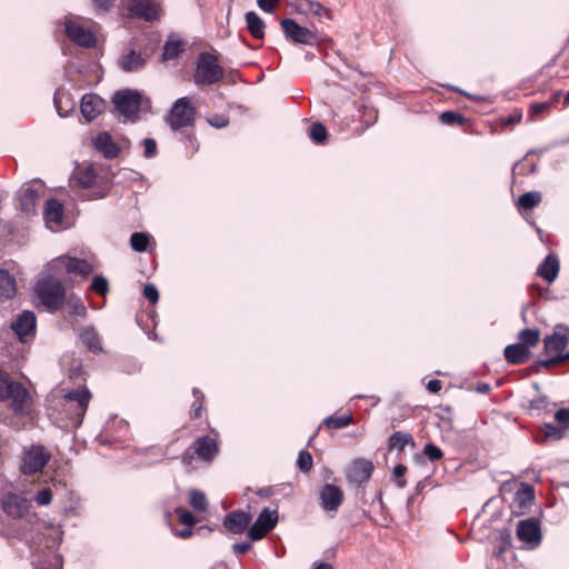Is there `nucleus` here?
I'll list each match as a JSON object with an SVG mask.
<instances>
[{"mask_svg":"<svg viewBox=\"0 0 569 569\" xmlns=\"http://www.w3.org/2000/svg\"><path fill=\"white\" fill-rule=\"evenodd\" d=\"M61 276L48 272V274L38 280L36 284V292L41 303L50 311L58 310L66 297V288L61 282Z\"/></svg>","mask_w":569,"mask_h":569,"instance_id":"1","label":"nucleus"},{"mask_svg":"<svg viewBox=\"0 0 569 569\" xmlns=\"http://www.w3.org/2000/svg\"><path fill=\"white\" fill-rule=\"evenodd\" d=\"M91 399V392L87 387L72 389L63 395L62 407L67 411L68 418L72 426L78 428L81 426L86 411Z\"/></svg>","mask_w":569,"mask_h":569,"instance_id":"2","label":"nucleus"},{"mask_svg":"<svg viewBox=\"0 0 569 569\" xmlns=\"http://www.w3.org/2000/svg\"><path fill=\"white\" fill-rule=\"evenodd\" d=\"M224 77V69L218 58L209 52H201L197 58L193 81L197 86H210L220 82Z\"/></svg>","mask_w":569,"mask_h":569,"instance_id":"3","label":"nucleus"},{"mask_svg":"<svg viewBox=\"0 0 569 569\" xmlns=\"http://www.w3.org/2000/svg\"><path fill=\"white\" fill-rule=\"evenodd\" d=\"M28 399L29 392L27 389L0 370V400L9 401L16 415H23Z\"/></svg>","mask_w":569,"mask_h":569,"instance_id":"4","label":"nucleus"},{"mask_svg":"<svg viewBox=\"0 0 569 569\" xmlns=\"http://www.w3.org/2000/svg\"><path fill=\"white\" fill-rule=\"evenodd\" d=\"M114 110L126 120L136 122L143 106V96L133 89L117 91L112 97Z\"/></svg>","mask_w":569,"mask_h":569,"instance_id":"5","label":"nucleus"},{"mask_svg":"<svg viewBox=\"0 0 569 569\" xmlns=\"http://www.w3.org/2000/svg\"><path fill=\"white\" fill-rule=\"evenodd\" d=\"M92 271L93 267L89 261L68 254L59 256L47 264V272H52L61 277L64 274L88 276Z\"/></svg>","mask_w":569,"mask_h":569,"instance_id":"6","label":"nucleus"},{"mask_svg":"<svg viewBox=\"0 0 569 569\" xmlns=\"http://www.w3.org/2000/svg\"><path fill=\"white\" fill-rule=\"evenodd\" d=\"M194 114L196 110L190 104L189 98L182 97L174 101L164 120L171 130L178 131L181 128L192 126L194 123Z\"/></svg>","mask_w":569,"mask_h":569,"instance_id":"7","label":"nucleus"},{"mask_svg":"<svg viewBox=\"0 0 569 569\" xmlns=\"http://www.w3.org/2000/svg\"><path fill=\"white\" fill-rule=\"evenodd\" d=\"M64 32L68 38L79 47L92 48L96 46V37L89 28H86L79 17L68 16L63 21Z\"/></svg>","mask_w":569,"mask_h":569,"instance_id":"8","label":"nucleus"},{"mask_svg":"<svg viewBox=\"0 0 569 569\" xmlns=\"http://www.w3.org/2000/svg\"><path fill=\"white\" fill-rule=\"evenodd\" d=\"M218 453V443L214 439L204 436L198 438L193 446L188 449L181 458V461L184 466H190L194 459V457L203 460V461H212L216 455Z\"/></svg>","mask_w":569,"mask_h":569,"instance_id":"9","label":"nucleus"},{"mask_svg":"<svg viewBox=\"0 0 569 569\" xmlns=\"http://www.w3.org/2000/svg\"><path fill=\"white\" fill-rule=\"evenodd\" d=\"M280 24L286 38L293 43L315 46L320 41L317 31L301 27L293 19H283Z\"/></svg>","mask_w":569,"mask_h":569,"instance_id":"10","label":"nucleus"},{"mask_svg":"<svg viewBox=\"0 0 569 569\" xmlns=\"http://www.w3.org/2000/svg\"><path fill=\"white\" fill-rule=\"evenodd\" d=\"M10 328L22 343L34 339L37 330V318L34 312L24 310L12 321Z\"/></svg>","mask_w":569,"mask_h":569,"instance_id":"11","label":"nucleus"},{"mask_svg":"<svg viewBox=\"0 0 569 569\" xmlns=\"http://www.w3.org/2000/svg\"><path fill=\"white\" fill-rule=\"evenodd\" d=\"M49 459L50 455L46 451L44 447L32 446L23 456L20 468L21 472L23 475H34L43 469Z\"/></svg>","mask_w":569,"mask_h":569,"instance_id":"12","label":"nucleus"},{"mask_svg":"<svg viewBox=\"0 0 569 569\" xmlns=\"http://www.w3.org/2000/svg\"><path fill=\"white\" fill-rule=\"evenodd\" d=\"M0 503L3 512L13 519L23 518L31 507L27 498L14 492L4 493L0 499Z\"/></svg>","mask_w":569,"mask_h":569,"instance_id":"13","label":"nucleus"},{"mask_svg":"<svg viewBox=\"0 0 569 569\" xmlns=\"http://www.w3.org/2000/svg\"><path fill=\"white\" fill-rule=\"evenodd\" d=\"M278 522L277 510L264 508L258 516L257 520L251 525L248 530V536L251 540L262 539L269 531H271Z\"/></svg>","mask_w":569,"mask_h":569,"instance_id":"14","label":"nucleus"},{"mask_svg":"<svg viewBox=\"0 0 569 569\" xmlns=\"http://www.w3.org/2000/svg\"><path fill=\"white\" fill-rule=\"evenodd\" d=\"M517 537L520 541L528 545L530 549L537 548L542 537L540 521L536 518L519 521L517 526Z\"/></svg>","mask_w":569,"mask_h":569,"instance_id":"15","label":"nucleus"},{"mask_svg":"<svg viewBox=\"0 0 569 569\" xmlns=\"http://www.w3.org/2000/svg\"><path fill=\"white\" fill-rule=\"evenodd\" d=\"M319 500L326 512L336 513L343 501V492L338 486L326 483L319 491Z\"/></svg>","mask_w":569,"mask_h":569,"instance_id":"16","label":"nucleus"},{"mask_svg":"<svg viewBox=\"0 0 569 569\" xmlns=\"http://www.w3.org/2000/svg\"><path fill=\"white\" fill-rule=\"evenodd\" d=\"M63 216V206L59 200L54 198L47 200L43 220L51 231H60L64 228Z\"/></svg>","mask_w":569,"mask_h":569,"instance_id":"17","label":"nucleus"},{"mask_svg":"<svg viewBox=\"0 0 569 569\" xmlns=\"http://www.w3.org/2000/svg\"><path fill=\"white\" fill-rule=\"evenodd\" d=\"M129 11L132 16L146 21L157 20L160 17L159 0H130Z\"/></svg>","mask_w":569,"mask_h":569,"instance_id":"18","label":"nucleus"},{"mask_svg":"<svg viewBox=\"0 0 569 569\" xmlns=\"http://www.w3.org/2000/svg\"><path fill=\"white\" fill-rule=\"evenodd\" d=\"M373 469V463L370 460L357 459L350 466L347 479L350 483L360 486L370 479Z\"/></svg>","mask_w":569,"mask_h":569,"instance_id":"19","label":"nucleus"},{"mask_svg":"<svg viewBox=\"0 0 569 569\" xmlns=\"http://www.w3.org/2000/svg\"><path fill=\"white\" fill-rule=\"evenodd\" d=\"M104 109V101L94 93H87L82 97L80 111L87 121L94 120Z\"/></svg>","mask_w":569,"mask_h":569,"instance_id":"20","label":"nucleus"},{"mask_svg":"<svg viewBox=\"0 0 569 569\" xmlns=\"http://www.w3.org/2000/svg\"><path fill=\"white\" fill-rule=\"evenodd\" d=\"M250 521H251L250 513L242 511V510H236V511L229 512L224 517L223 526L230 532L239 535L246 530V528L248 527Z\"/></svg>","mask_w":569,"mask_h":569,"instance_id":"21","label":"nucleus"},{"mask_svg":"<svg viewBox=\"0 0 569 569\" xmlns=\"http://www.w3.org/2000/svg\"><path fill=\"white\" fill-rule=\"evenodd\" d=\"M40 190L41 188H34L33 186H27L21 190L20 196V210L26 216L34 214L37 211V206L40 200Z\"/></svg>","mask_w":569,"mask_h":569,"instance_id":"22","label":"nucleus"},{"mask_svg":"<svg viewBox=\"0 0 569 569\" xmlns=\"http://www.w3.org/2000/svg\"><path fill=\"white\" fill-rule=\"evenodd\" d=\"M535 500V491L530 485H522L516 492L511 509L513 513H523L528 510Z\"/></svg>","mask_w":569,"mask_h":569,"instance_id":"23","label":"nucleus"},{"mask_svg":"<svg viewBox=\"0 0 569 569\" xmlns=\"http://www.w3.org/2000/svg\"><path fill=\"white\" fill-rule=\"evenodd\" d=\"M558 273L559 259L555 253H549L538 267L537 274L548 283H552L557 279Z\"/></svg>","mask_w":569,"mask_h":569,"instance_id":"24","label":"nucleus"},{"mask_svg":"<svg viewBox=\"0 0 569 569\" xmlns=\"http://www.w3.org/2000/svg\"><path fill=\"white\" fill-rule=\"evenodd\" d=\"M93 146L108 159H113L119 153L118 146L113 142L111 136L107 132L99 133L93 140Z\"/></svg>","mask_w":569,"mask_h":569,"instance_id":"25","label":"nucleus"},{"mask_svg":"<svg viewBox=\"0 0 569 569\" xmlns=\"http://www.w3.org/2000/svg\"><path fill=\"white\" fill-rule=\"evenodd\" d=\"M146 59L137 51L131 50L120 57L118 64L124 72H133L143 68Z\"/></svg>","mask_w":569,"mask_h":569,"instance_id":"26","label":"nucleus"},{"mask_svg":"<svg viewBox=\"0 0 569 569\" xmlns=\"http://www.w3.org/2000/svg\"><path fill=\"white\" fill-rule=\"evenodd\" d=\"M73 179L77 186L83 189H88L98 183L99 176L93 166H87L86 168L79 169L73 174Z\"/></svg>","mask_w":569,"mask_h":569,"instance_id":"27","label":"nucleus"},{"mask_svg":"<svg viewBox=\"0 0 569 569\" xmlns=\"http://www.w3.org/2000/svg\"><path fill=\"white\" fill-rule=\"evenodd\" d=\"M79 338L91 352L98 353L102 351L101 338L92 326L84 327Z\"/></svg>","mask_w":569,"mask_h":569,"instance_id":"28","label":"nucleus"},{"mask_svg":"<svg viewBox=\"0 0 569 569\" xmlns=\"http://www.w3.org/2000/svg\"><path fill=\"white\" fill-rule=\"evenodd\" d=\"M543 345L546 353L563 355L562 351L568 345V338L565 333L553 332L545 338Z\"/></svg>","mask_w":569,"mask_h":569,"instance_id":"29","label":"nucleus"},{"mask_svg":"<svg viewBox=\"0 0 569 569\" xmlns=\"http://www.w3.org/2000/svg\"><path fill=\"white\" fill-rule=\"evenodd\" d=\"M529 350L520 343L509 345L505 349V357L512 365L525 363L529 358Z\"/></svg>","mask_w":569,"mask_h":569,"instance_id":"30","label":"nucleus"},{"mask_svg":"<svg viewBox=\"0 0 569 569\" xmlns=\"http://www.w3.org/2000/svg\"><path fill=\"white\" fill-rule=\"evenodd\" d=\"M17 292L16 279L8 271L0 269V301L11 299Z\"/></svg>","mask_w":569,"mask_h":569,"instance_id":"31","label":"nucleus"},{"mask_svg":"<svg viewBox=\"0 0 569 569\" xmlns=\"http://www.w3.org/2000/svg\"><path fill=\"white\" fill-rule=\"evenodd\" d=\"M184 49V42L176 34H170L163 46V60L176 59Z\"/></svg>","mask_w":569,"mask_h":569,"instance_id":"32","label":"nucleus"},{"mask_svg":"<svg viewBox=\"0 0 569 569\" xmlns=\"http://www.w3.org/2000/svg\"><path fill=\"white\" fill-rule=\"evenodd\" d=\"M244 18L250 34L256 39H262L264 37L263 20L254 11L247 12Z\"/></svg>","mask_w":569,"mask_h":569,"instance_id":"33","label":"nucleus"},{"mask_svg":"<svg viewBox=\"0 0 569 569\" xmlns=\"http://www.w3.org/2000/svg\"><path fill=\"white\" fill-rule=\"evenodd\" d=\"M408 443L415 445L412 436L407 432L396 431L389 438V450L397 449L401 451Z\"/></svg>","mask_w":569,"mask_h":569,"instance_id":"34","label":"nucleus"},{"mask_svg":"<svg viewBox=\"0 0 569 569\" xmlns=\"http://www.w3.org/2000/svg\"><path fill=\"white\" fill-rule=\"evenodd\" d=\"M300 8L305 12L315 14V16L319 17L320 19H330V13H329L328 9H326L319 2H316L312 0H305L303 2H301Z\"/></svg>","mask_w":569,"mask_h":569,"instance_id":"35","label":"nucleus"},{"mask_svg":"<svg viewBox=\"0 0 569 569\" xmlns=\"http://www.w3.org/2000/svg\"><path fill=\"white\" fill-rule=\"evenodd\" d=\"M542 200L539 191H529L521 194L518 199V207L522 209H532L538 206Z\"/></svg>","mask_w":569,"mask_h":569,"instance_id":"36","label":"nucleus"},{"mask_svg":"<svg viewBox=\"0 0 569 569\" xmlns=\"http://www.w3.org/2000/svg\"><path fill=\"white\" fill-rule=\"evenodd\" d=\"M189 503L196 511H206L208 507L207 497L202 491L192 489L189 492Z\"/></svg>","mask_w":569,"mask_h":569,"instance_id":"37","label":"nucleus"},{"mask_svg":"<svg viewBox=\"0 0 569 569\" xmlns=\"http://www.w3.org/2000/svg\"><path fill=\"white\" fill-rule=\"evenodd\" d=\"M352 422H353V418L350 413L339 416V417L329 416L323 420V423L328 428H332V429H342V428L350 426Z\"/></svg>","mask_w":569,"mask_h":569,"instance_id":"38","label":"nucleus"},{"mask_svg":"<svg viewBox=\"0 0 569 569\" xmlns=\"http://www.w3.org/2000/svg\"><path fill=\"white\" fill-rule=\"evenodd\" d=\"M540 339V332L538 329H523L519 332L520 345L526 346L529 350V347H535Z\"/></svg>","mask_w":569,"mask_h":569,"instance_id":"39","label":"nucleus"},{"mask_svg":"<svg viewBox=\"0 0 569 569\" xmlns=\"http://www.w3.org/2000/svg\"><path fill=\"white\" fill-rule=\"evenodd\" d=\"M542 436H538L537 437V441H545V440H548V439H555V440H559L563 437L565 435V430L560 427H557L552 423H546L542 429Z\"/></svg>","mask_w":569,"mask_h":569,"instance_id":"40","label":"nucleus"},{"mask_svg":"<svg viewBox=\"0 0 569 569\" xmlns=\"http://www.w3.org/2000/svg\"><path fill=\"white\" fill-rule=\"evenodd\" d=\"M149 243V236L144 232H134L131 234L130 244L131 248L137 252H143L147 250Z\"/></svg>","mask_w":569,"mask_h":569,"instance_id":"41","label":"nucleus"},{"mask_svg":"<svg viewBox=\"0 0 569 569\" xmlns=\"http://www.w3.org/2000/svg\"><path fill=\"white\" fill-rule=\"evenodd\" d=\"M309 136L313 142L321 144L327 140V129L322 123L315 122L309 128Z\"/></svg>","mask_w":569,"mask_h":569,"instance_id":"42","label":"nucleus"},{"mask_svg":"<svg viewBox=\"0 0 569 569\" xmlns=\"http://www.w3.org/2000/svg\"><path fill=\"white\" fill-rule=\"evenodd\" d=\"M297 465L303 472H308L312 468V456L307 450H301L298 455Z\"/></svg>","mask_w":569,"mask_h":569,"instance_id":"43","label":"nucleus"},{"mask_svg":"<svg viewBox=\"0 0 569 569\" xmlns=\"http://www.w3.org/2000/svg\"><path fill=\"white\" fill-rule=\"evenodd\" d=\"M439 119L443 124L448 126L461 124L463 122V117L455 111H445L440 114Z\"/></svg>","mask_w":569,"mask_h":569,"instance_id":"44","label":"nucleus"},{"mask_svg":"<svg viewBox=\"0 0 569 569\" xmlns=\"http://www.w3.org/2000/svg\"><path fill=\"white\" fill-rule=\"evenodd\" d=\"M91 289L94 292L104 296L109 290L108 280L102 276H96L92 280Z\"/></svg>","mask_w":569,"mask_h":569,"instance_id":"45","label":"nucleus"},{"mask_svg":"<svg viewBox=\"0 0 569 569\" xmlns=\"http://www.w3.org/2000/svg\"><path fill=\"white\" fill-rule=\"evenodd\" d=\"M423 453L432 462L440 460L443 456L441 449L433 443H427L423 448Z\"/></svg>","mask_w":569,"mask_h":569,"instance_id":"46","label":"nucleus"},{"mask_svg":"<svg viewBox=\"0 0 569 569\" xmlns=\"http://www.w3.org/2000/svg\"><path fill=\"white\" fill-rule=\"evenodd\" d=\"M176 512L178 515L179 521L182 525L187 527H192L196 523V518L189 510L177 508Z\"/></svg>","mask_w":569,"mask_h":569,"instance_id":"47","label":"nucleus"},{"mask_svg":"<svg viewBox=\"0 0 569 569\" xmlns=\"http://www.w3.org/2000/svg\"><path fill=\"white\" fill-rule=\"evenodd\" d=\"M566 360H569V351L567 353H563V355H555V356H552L549 359L539 360L537 362V365L541 366V367H550V366H553V365H557V363H561V362H563Z\"/></svg>","mask_w":569,"mask_h":569,"instance_id":"48","label":"nucleus"},{"mask_svg":"<svg viewBox=\"0 0 569 569\" xmlns=\"http://www.w3.org/2000/svg\"><path fill=\"white\" fill-rule=\"evenodd\" d=\"M34 499L39 506H48L52 500V491L49 488H43L38 491Z\"/></svg>","mask_w":569,"mask_h":569,"instance_id":"49","label":"nucleus"},{"mask_svg":"<svg viewBox=\"0 0 569 569\" xmlns=\"http://www.w3.org/2000/svg\"><path fill=\"white\" fill-rule=\"evenodd\" d=\"M142 144L144 147V157L153 158L157 153V142L152 138H146L142 140Z\"/></svg>","mask_w":569,"mask_h":569,"instance_id":"50","label":"nucleus"},{"mask_svg":"<svg viewBox=\"0 0 569 569\" xmlns=\"http://www.w3.org/2000/svg\"><path fill=\"white\" fill-rule=\"evenodd\" d=\"M143 296L150 302L156 303L159 299V292L157 287L153 283H148L143 288Z\"/></svg>","mask_w":569,"mask_h":569,"instance_id":"51","label":"nucleus"},{"mask_svg":"<svg viewBox=\"0 0 569 569\" xmlns=\"http://www.w3.org/2000/svg\"><path fill=\"white\" fill-rule=\"evenodd\" d=\"M556 420L563 425L562 429L566 431L569 428V409H559L555 415Z\"/></svg>","mask_w":569,"mask_h":569,"instance_id":"52","label":"nucleus"},{"mask_svg":"<svg viewBox=\"0 0 569 569\" xmlns=\"http://www.w3.org/2000/svg\"><path fill=\"white\" fill-rule=\"evenodd\" d=\"M93 7L97 12L108 11L114 3L116 0H92Z\"/></svg>","mask_w":569,"mask_h":569,"instance_id":"53","label":"nucleus"},{"mask_svg":"<svg viewBox=\"0 0 569 569\" xmlns=\"http://www.w3.org/2000/svg\"><path fill=\"white\" fill-rule=\"evenodd\" d=\"M72 312L79 317L86 316L87 309L81 300L77 299L76 301L72 302Z\"/></svg>","mask_w":569,"mask_h":569,"instance_id":"54","label":"nucleus"},{"mask_svg":"<svg viewBox=\"0 0 569 569\" xmlns=\"http://www.w3.org/2000/svg\"><path fill=\"white\" fill-rule=\"evenodd\" d=\"M210 124L214 128L221 129L228 126V118L223 116H216L214 118L209 120Z\"/></svg>","mask_w":569,"mask_h":569,"instance_id":"55","label":"nucleus"},{"mask_svg":"<svg viewBox=\"0 0 569 569\" xmlns=\"http://www.w3.org/2000/svg\"><path fill=\"white\" fill-rule=\"evenodd\" d=\"M278 0H257V4L258 7L266 11V12H271L276 6Z\"/></svg>","mask_w":569,"mask_h":569,"instance_id":"56","label":"nucleus"},{"mask_svg":"<svg viewBox=\"0 0 569 569\" xmlns=\"http://www.w3.org/2000/svg\"><path fill=\"white\" fill-rule=\"evenodd\" d=\"M251 548V543L250 542H237V543H233L232 545V549L233 551L237 553V555H243L246 553L247 551H249Z\"/></svg>","mask_w":569,"mask_h":569,"instance_id":"57","label":"nucleus"},{"mask_svg":"<svg viewBox=\"0 0 569 569\" xmlns=\"http://www.w3.org/2000/svg\"><path fill=\"white\" fill-rule=\"evenodd\" d=\"M442 382L438 379L429 380L427 383V390L431 393H437L441 390Z\"/></svg>","mask_w":569,"mask_h":569,"instance_id":"58","label":"nucleus"},{"mask_svg":"<svg viewBox=\"0 0 569 569\" xmlns=\"http://www.w3.org/2000/svg\"><path fill=\"white\" fill-rule=\"evenodd\" d=\"M548 107H549V104L546 102L533 103L530 107V111L533 114H538V113L543 112L546 109H548Z\"/></svg>","mask_w":569,"mask_h":569,"instance_id":"59","label":"nucleus"},{"mask_svg":"<svg viewBox=\"0 0 569 569\" xmlns=\"http://www.w3.org/2000/svg\"><path fill=\"white\" fill-rule=\"evenodd\" d=\"M547 400L545 397H540L538 399L531 400L530 407L532 409H542L546 407Z\"/></svg>","mask_w":569,"mask_h":569,"instance_id":"60","label":"nucleus"},{"mask_svg":"<svg viewBox=\"0 0 569 569\" xmlns=\"http://www.w3.org/2000/svg\"><path fill=\"white\" fill-rule=\"evenodd\" d=\"M407 471V467L403 466V465H397L393 470H392V475L393 477L396 478H401L403 477V475L406 473Z\"/></svg>","mask_w":569,"mask_h":569,"instance_id":"61","label":"nucleus"},{"mask_svg":"<svg viewBox=\"0 0 569 569\" xmlns=\"http://www.w3.org/2000/svg\"><path fill=\"white\" fill-rule=\"evenodd\" d=\"M201 409H202V402L193 401V403L191 405V410H192V413H193L194 418H199L200 417Z\"/></svg>","mask_w":569,"mask_h":569,"instance_id":"62","label":"nucleus"},{"mask_svg":"<svg viewBox=\"0 0 569 569\" xmlns=\"http://www.w3.org/2000/svg\"><path fill=\"white\" fill-rule=\"evenodd\" d=\"M192 393H193V397H194V401H197V402H202L203 401L204 395H203L202 391H200L197 388H193Z\"/></svg>","mask_w":569,"mask_h":569,"instance_id":"63","label":"nucleus"},{"mask_svg":"<svg viewBox=\"0 0 569 569\" xmlns=\"http://www.w3.org/2000/svg\"><path fill=\"white\" fill-rule=\"evenodd\" d=\"M313 569H333V568L328 562H321L319 565H316Z\"/></svg>","mask_w":569,"mask_h":569,"instance_id":"64","label":"nucleus"}]
</instances>
